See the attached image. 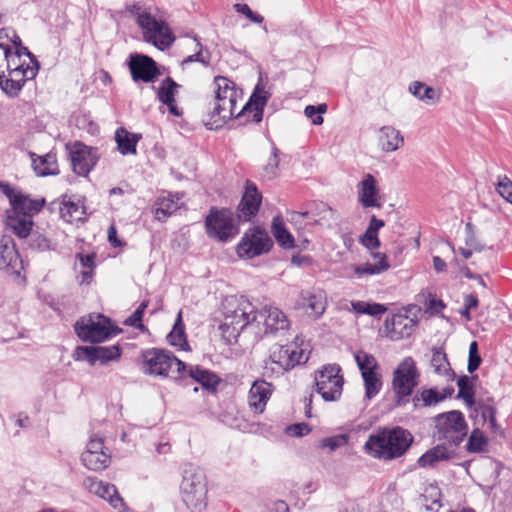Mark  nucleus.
<instances>
[{"label": "nucleus", "mask_w": 512, "mask_h": 512, "mask_svg": "<svg viewBox=\"0 0 512 512\" xmlns=\"http://www.w3.org/2000/svg\"><path fill=\"white\" fill-rule=\"evenodd\" d=\"M270 95L259 84L255 87L249 101L236 113V104L239 97H228L227 99L214 100L209 111L210 121L207 123L209 129H218L228 120L246 117L252 122L259 123L263 118V110Z\"/></svg>", "instance_id": "f257e3e1"}, {"label": "nucleus", "mask_w": 512, "mask_h": 512, "mask_svg": "<svg viewBox=\"0 0 512 512\" xmlns=\"http://www.w3.org/2000/svg\"><path fill=\"white\" fill-rule=\"evenodd\" d=\"M39 63L27 48L12 50L7 63L6 79L2 80L3 92L10 97L19 94L24 84L36 77Z\"/></svg>", "instance_id": "f03ea898"}, {"label": "nucleus", "mask_w": 512, "mask_h": 512, "mask_svg": "<svg viewBox=\"0 0 512 512\" xmlns=\"http://www.w3.org/2000/svg\"><path fill=\"white\" fill-rule=\"evenodd\" d=\"M182 502L190 512H205L208 506V487L204 472L186 464L182 472L180 484Z\"/></svg>", "instance_id": "7ed1b4c3"}, {"label": "nucleus", "mask_w": 512, "mask_h": 512, "mask_svg": "<svg viewBox=\"0 0 512 512\" xmlns=\"http://www.w3.org/2000/svg\"><path fill=\"white\" fill-rule=\"evenodd\" d=\"M411 443V434L401 427H396L370 435L365 447L374 457L387 460L403 455Z\"/></svg>", "instance_id": "20e7f679"}, {"label": "nucleus", "mask_w": 512, "mask_h": 512, "mask_svg": "<svg viewBox=\"0 0 512 512\" xmlns=\"http://www.w3.org/2000/svg\"><path fill=\"white\" fill-rule=\"evenodd\" d=\"M309 359L307 345L303 341H297L287 345L275 344L270 349V354L264 360L263 374L265 376L280 375L284 371L294 368L296 365L304 364Z\"/></svg>", "instance_id": "39448f33"}, {"label": "nucleus", "mask_w": 512, "mask_h": 512, "mask_svg": "<svg viewBox=\"0 0 512 512\" xmlns=\"http://www.w3.org/2000/svg\"><path fill=\"white\" fill-rule=\"evenodd\" d=\"M253 312V304L244 298L227 300L224 319L220 325L223 337L228 342L236 341L240 333L248 328L249 318Z\"/></svg>", "instance_id": "423d86ee"}, {"label": "nucleus", "mask_w": 512, "mask_h": 512, "mask_svg": "<svg viewBox=\"0 0 512 512\" xmlns=\"http://www.w3.org/2000/svg\"><path fill=\"white\" fill-rule=\"evenodd\" d=\"M143 371L153 376L185 378L186 365L169 351L150 349L143 353Z\"/></svg>", "instance_id": "0eeeda50"}, {"label": "nucleus", "mask_w": 512, "mask_h": 512, "mask_svg": "<svg viewBox=\"0 0 512 512\" xmlns=\"http://www.w3.org/2000/svg\"><path fill=\"white\" fill-rule=\"evenodd\" d=\"M434 437L458 446L467 434V424L460 411L452 410L434 418Z\"/></svg>", "instance_id": "6e6552de"}, {"label": "nucleus", "mask_w": 512, "mask_h": 512, "mask_svg": "<svg viewBox=\"0 0 512 512\" xmlns=\"http://www.w3.org/2000/svg\"><path fill=\"white\" fill-rule=\"evenodd\" d=\"M418 378L419 372L415 361L411 357L404 358L393 372L392 390L397 405L408 402L409 396L418 385Z\"/></svg>", "instance_id": "1a4fd4ad"}, {"label": "nucleus", "mask_w": 512, "mask_h": 512, "mask_svg": "<svg viewBox=\"0 0 512 512\" xmlns=\"http://www.w3.org/2000/svg\"><path fill=\"white\" fill-rule=\"evenodd\" d=\"M139 27L144 41L159 50L169 49L176 40L168 24L161 19H156L151 13H143L139 16Z\"/></svg>", "instance_id": "9d476101"}, {"label": "nucleus", "mask_w": 512, "mask_h": 512, "mask_svg": "<svg viewBox=\"0 0 512 512\" xmlns=\"http://www.w3.org/2000/svg\"><path fill=\"white\" fill-rule=\"evenodd\" d=\"M239 221L229 209L211 208L205 220L207 234L221 242L229 241L239 233Z\"/></svg>", "instance_id": "9b49d317"}, {"label": "nucleus", "mask_w": 512, "mask_h": 512, "mask_svg": "<svg viewBox=\"0 0 512 512\" xmlns=\"http://www.w3.org/2000/svg\"><path fill=\"white\" fill-rule=\"evenodd\" d=\"M75 331L79 338L91 343L102 342L115 334L109 319L101 314L82 317L76 322Z\"/></svg>", "instance_id": "f8f14e48"}, {"label": "nucleus", "mask_w": 512, "mask_h": 512, "mask_svg": "<svg viewBox=\"0 0 512 512\" xmlns=\"http://www.w3.org/2000/svg\"><path fill=\"white\" fill-rule=\"evenodd\" d=\"M341 368L336 364L323 366L315 374L316 391L325 401H336L342 394L344 380Z\"/></svg>", "instance_id": "ddd939ff"}, {"label": "nucleus", "mask_w": 512, "mask_h": 512, "mask_svg": "<svg viewBox=\"0 0 512 512\" xmlns=\"http://www.w3.org/2000/svg\"><path fill=\"white\" fill-rule=\"evenodd\" d=\"M272 245L273 242L268 233L259 227H255L245 233L237 246V253L240 257L251 259L269 252Z\"/></svg>", "instance_id": "4468645a"}, {"label": "nucleus", "mask_w": 512, "mask_h": 512, "mask_svg": "<svg viewBox=\"0 0 512 512\" xmlns=\"http://www.w3.org/2000/svg\"><path fill=\"white\" fill-rule=\"evenodd\" d=\"M128 66L132 79L135 82H153L160 75L157 63L147 55L131 54Z\"/></svg>", "instance_id": "2eb2a0df"}, {"label": "nucleus", "mask_w": 512, "mask_h": 512, "mask_svg": "<svg viewBox=\"0 0 512 512\" xmlns=\"http://www.w3.org/2000/svg\"><path fill=\"white\" fill-rule=\"evenodd\" d=\"M73 171L79 176H87L97 162L96 151L80 142L69 147Z\"/></svg>", "instance_id": "dca6fc26"}, {"label": "nucleus", "mask_w": 512, "mask_h": 512, "mask_svg": "<svg viewBox=\"0 0 512 512\" xmlns=\"http://www.w3.org/2000/svg\"><path fill=\"white\" fill-rule=\"evenodd\" d=\"M83 485L89 492L107 500L118 512H126V504L119 495L115 485L97 480L94 477L85 478Z\"/></svg>", "instance_id": "f3484780"}, {"label": "nucleus", "mask_w": 512, "mask_h": 512, "mask_svg": "<svg viewBox=\"0 0 512 512\" xmlns=\"http://www.w3.org/2000/svg\"><path fill=\"white\" fill-rule=\"evenodd\" d=\"M23 263L16 249L14 241L7 236L0 238V271L19 276Z\"/></svg>", "instance_id": "a211bd4d"}, {"label": "nucleus", "mask_w": 512, "mask_h": 512, "mask_svg": "<svg viewBox=\"0 0 512 512\" xmlns=\"http://www.w3.org/2000/svg\"><path fill=\"white\" fill-rule=\"evenodd\" d=\"M76 354V359L87 360L91 365H94L97 361H100L102 364H105L109 361L116 360L120 357V348L117 345L109 347L85 346L78 347Z\"/></svg>", "instance_id": "6ab92c4d"}, {"label": "nucleus", "mask_w": 512, "mask_h": 512, "mask_svg": "<svg viewBox=\"0 0 512 512\" xmlns=\"http://www.w3.org/2000/svg\"><path fill=\"white\" fill-rule=\"evenodd\" d=\"M261 200L262 196L256 185L251 181H247L245 192L238 206V220L248 221L255 216L259 210Z\"/></svg>", "instance_id": "aec40b11"}, {"label": "nucleus", "mask_w": 512, "mask_h": 512, "mask_svg": "<svg viewBox=\"0 0 512 512\" xmlns=\"http://www.w3.org/2000/svg\"><path fill=\"white\" fill-rule=\"evenodd\" d=\"M11 208L6 212H15V214H25L33 217L39 213L44 205V199H31L29 196L19 192H13L8 195Z\"/></svg>", "instance_id": "412c9836"}, {"label": "nucleus", "mask_w": 512, "mask_h": 512, "mask_svg": "<svg viewBox=\"0 0 512 512\" xmlns=\"http://www.w3.org/2000/svg\"><path fill=\"white\" fill-rule=\"evenodd\" d=\"M271 394L272 385L270 383L262 379L254 381L248 394L250 409L256 414H261L265 410Z\"/></svg>", "instance_id": "4be33fe9"}, {"label": "nucleus", "mask_w": 512, "mask_h": 512, "mask_svg": "<svg viewBox=\"0 0 512 512\" xmlns=\"http://www.w3.org/2000/svg\"><path fill=\"white\" fill-rule=\"evenodd\" d=\"M179 84H177L171 77H166L156 90L158 100L168 107L169 112L179 117L182 112L178 109L175 102V95L178 92Z\"/></svg>", "instance_id": "5701e85b"}, {"label": "nucleus", "mask_w": 512, "mask_h": 512, "mask_svg": "<svg viewBox=\"0 0 512 512\" xmlns=\"http://www.w3.org/2000/svg\"><path fill=\"white\" fill-rule=\"evenodd\" d=\"M379 190L377 188V182L373 175L366 174L363 180L359 183L358 196L359 201L363 207H381V203L378 200Z\"/></svg>", "instance_id": "b1692460"}, {"label": "nucleus", "mask_w": 512, "mask_h": 512, "mask_svg": "<svg viewBox=\"0 0 512 512\" xmlns=\"http://www.w3.org/2000/svg\"><path fill=\"white\" fill-rule=\"evenodd\" d=\"M386 327L389 331V337L392 340L405 338L411 335L416 322L403 314H395L390 320L386 321Z\"/></svg>", "instance_id": "393cba45"}, {"label": "nucleus", "mask_w": 512, "mask_h": 512, "mask_svg": "<svg viewBox=\"0 0 512 512\" xmlns=\"http://www.w3.org/2000/svg\"><path fill=\"white\" fill-rule=\"evenodd\" d=\"M299 304L310 310L314 317H320L326 309V295L322 290H306L300 294Z\"/></svg>", "instance_id": "a878e982"}, {"label": "nucleus", "mask_w": 512, "mask_h": 512, "mask_svg": "<svg viewBox=\"0 0 512 512\" xmlns=\"http://www.w3.org/2000/svg\"><path fill=\"white\" fill-rule=\"evenodd\" d=\"M378 142L382 151L394 152L404 144L401 132L393 126H383L378 130Z\"/></svg>", "instance_id": "bb28decb"}, {"label": "nucleus", "mask_w": 512, "mask_h": 512, "mask_svg": "<svg viewBox=\"0 0 512 512\" xmlns=\"http://www.w3.org/2000/svg\"><path fill=\"white\" fill-rule=\"evenodd\" d=\"M6 214L5 223L7 228L18 238L24 239L29 237L34 226L33 217L25 216V214H15V212H6Z\"/></svg>", "instance_id": "cd10ccee"}, {"label": "nucleus", "mask_w": 512, "mask_h": 512, "mask_svg": "<svg viewBox=\"0 0 512 512\" xmlns=\"http://www.w3.org/2000/svg\"><path fill=\"white\" fill-rule=\"evenodd\" d=\"M32 168L37 176H48L58 174L56 156L48 153L39 156L33 152L30 153Z\"/></svg>", "instance_id": "c85d7f7f"}, {"label": "nucleus", "mask_w": 512, "mask_h": 512, "mask_svg": "<svg viewBox=\"0 0 512 512\" xmlns=\"http://www.w3.org/2000/svg\"><path fill=\"white\" fill-rule=\"evenodd\" d=\"M266 308V328L270 335H275L279 331H285L289 328L290 322L287 316L277 307Z\"/></svg>", "instance_id": "c756f323"}, {"label": "nucleus", "mask_w": 512, "mask_h": 512, "mask_svg": "<svg viewBox=\"0 0 512 512\" xmlns=\"http://www.w3.org/2000/svg\"><path fill=\"white\" fill-rule=\"evenodd\" d=\"M373 257L375 259H378V262H366L360 265L353 266V271L358 278H361L365 275H377L384 271H387L390 268V264L388 263L385 254L373 253Z\"/></svg>", "instance_id": "7c9ffc66"}, {"label": "nucleus", "mask_w": 512, "mask_h": 512, "mask_svg": "<svg viewBox=\"0 0 512 512\" xmlns=\"http://www.w3.org/2000/svg\"><path fill=\"white\" fill-rule=\"evenodd\" d=\"M454 452L449 450L445 445H437L428 450L419 459L418 464L421 467H434L440 461L449 460Z\"/></svg>", "instance_id": "2f4dec72"}, {"label": "nucleus", "mask_w": 512, "mask_h": 512, "mask_svg": "<svg viewBox=\"0 0 512 512\" xmlns=\"http://www.w3.org/2000/svg\"><path fill=\"white\" fill-rule=\"evenodd\" d=\"M140 138L141 135L130 133L123 127L118 128L115 133L118 150L123 155L136 154V145Z\"/></svg>", "instance_id": "473e14b6"}, {"label": "nucleus", "mask_w": 512, "mask_h": 512, "mask_svg": "<svg viewBox=\"0 0 512 512\" xmlns=\"http://www.w3.org/2000/svg\"><path fill=\"white\" fill-rule=\"evenodd\" d=\"M187 376L200 383L205 389H215L219 383L217 375L198 366H186L185 377Z\"/></svg>", "instance_id": "72a5a7b5"}, {"label": "nucleus", "mask_w": 512, "mask_h": 512, "mask_svg": "<svg viewBox=\"0 0 512 512\" xmlns=\"http://www.w3.org/2000/svg\"><path fill=\"white\" fill-rule=\"evenodd\" d=\"M409 91L418 100L424 102L427 105H434L440 100L439 90L427 86L426 84L415 81L410 84Z\"/></svg>", "instance_id": "f704fd0d"}, {"label": "nucleus", "mask_w": 512, "mask_h": 512, "mask_svg": "<svg viewBox=\"0 0 512 512\" xmlns=\"http://www.w3.org/2000/svg\"><path fill=\"white\" fill-rule=\"evenodd\" d=\"M110 454L107 451H84L81 456L83 465L93 471H101L105 469L110 463Z\"/></svg>", "instance_id": "c9c22d12"}, {"label": "nucleus", "mask_w": 512, "mask_h": 512, "mask_svg": "<svg viewBox=\"0 0 512 512\" xmlns=\"http://www.w3.org/2000/svg\"><path fill=\"white\" fill-rule=\"evenodd\" d=\"M430 364L436 374L445 376L448 379L454 377V372L450 367L447 355L442 348L434 347L432 349Z\"/></svg>", "instance_id": "e433bc0d"}, {"label": "nucleus", "mask_w": 512, "mask_h": 512, "mask_svg": "<svg viewBox=\"0 0 512 512\" xmlns=\"http://www.w3.org/2000/svg\"><path fill=\"white\" fill-rule=\"evenodd\" d=\"M271 229L273 236L281 247L285 249L294 248V238L286 229L283 219L280 216L273 218Z\"/></svg>", "instance_id": "4c0bfd02"}, {"label": "nucleus", "mask_w": 512, "mask_h": 512, "mask_svg": "<svg viewBox=\"0 0 512 512\" xmlns=\"http://www.w3.org/2000/svg\"><path fill=\"white\" fill-rule=\"evenodd\" d=\"M361 376L364 381L365 396L368 399H372L382 388V374L380 368L372 371H366L365 373H362Z\"/></svg>", "instance_id": "58836bf2"}, {"label": "nucleus", "mask_w": 512, "mask_h": 512, "mask_svg": "<svg viewBox=\"0 0 512 512\" xmlns=\"http://www.w3.org/2000/svg\"><path fill=\"white\" fill-rule=\"evenodd\" d=\"M215 97L214 100L227 99L228 97H240V92L236 89L233 81L224 77L216 76L214 78Z\"/></svg>", "instance_id": "ea45409f"}, {"label": "nucleus", "mask_w": 512, "mask_h": 512, "mask_svg": "<svg viewBox=\"0 0 512 512\" xmlns=\"http://www.w3.org/2000/svg\"><path fill=\"white\" fill-rule=\"evenodd\" d=\"M447 398V394H442L436 388L422 389L419 394L413 398L414 407H418L420 402L422 406L429 407L438 404Z\"/></svg>", "instance_id": "a19ab883"}, {"label": "nucleus", "mask_w": 512, "mask_h": 512, "mask_svg": "<svg viewBox=\"0 0 512 512\" xmlns=\"http://www.w3.org/2000/svg\"><path fill=\"white\" fill-rule=\"evenodd\" d=\"M84 213V207L76 202L65 201L60 206V216L68 223L81 221Z\"/></svg>", "instance_id": "79ce46f5"}, {"label": "nucleus", "mask_w": 512, "mask_h": 512, "mask_svg": "<svg viewBox=\"0 0 512 512\" xmlns=\"http://www.w3.org/2000/svg\"><path fill=\"white\" fill-rule=\"evenodd\" d=\"M316 209L317 218L314 219L316 224L326 228H332L333 225L337 224L339 220V214L337 211L324 203H320Z\"/></svg>", "instance_id": "37998d69"}, {"label": "nucleus", "mask_w": 512, "mask_h": 512, "mask_svg": "<svg viewBox=\"0 0 512 512\" xmlns=\"http://www.w3.org/2000/svg\"><path fill=\"white\" fill-rule=\"evenodd\" d=\"M266 308H262L257 311L254 309V312L251 314L249 318L248 329H250L257 337L262 338L263 336L270 335L268 331H265L266 328Z\"/></svg>", "instance_id": "c03bdc74"}, {"label": "nucleus", "mask_w": 512, "mask_h": 512, "mask_svg": "<svg viewBox=\"0 0 512 512\" xmlns=\"http://www.w3.org/2000/svg\"><path fill=\"white\" fill-rule=\"evenodd\" d=\"M458 386V398L464 400L468 407H472L475 404L474 400V388L470 378L466 375L461 376L457 380Z\"/></svg>", "instance_id": "a18cd8bd"}, {"label": "nucleus", "mask_w": 512, "mask_h": 512, "mask_svg": "<svg viewBox=\"0 0 512 512\" xmlns=\"http://www.w3.org/2000/svg\"><path fill=\"white\" fill-rule=\"evenodd\" d=\"M168 341L171 345L181 348L187 345L181 311L177 315L172 331L168 334Z\"/></svg>", "instance_id": "49530a36"}, {"label": "nucleus", "mask_w": 512, "mask_h": 512, "mask_svg": "<svg viewBox=\"0 0 512 512\" xmlns=\"http://www.w3.org/2000/svg\"><path fill=\"white\" fill-rule=\"evenodd\" d=\"M354 359L357 363V366L362 373H365L366 371H372L375 369H379L380 366L376 360V358L366 351L359 350L354 353Z\"/></svg>", "instance_id": "de8ad7c7"}, {"label": "nucleus", "mask_w": 512, "mask_h": 512, "mask_svg": "<svg viewBox=\"0 0 512 512\" xmlns=\"http://www.w3.org/2000/svg\"><path fill=\"white\" fill-rule=\"evenodd\" d=\"M178 209V204L173 199L163 198L156 203L154 214L157 220L162 221Z\"/></svg>", "instance_id": "09e8293b"}, {"label": "nucleus", "mask_w": 512, "mask_h": 512, "mask_svg": "<svg viewBox=\"0 0 512 512\" xmlns=\"http://www.w3.org/2000/svg\"><path fill=\"white\" fill-rule=\"evenodd\" d=\"M488 445V440L483 432L479 429H474L467 442V450L469 452L480 453L485 451Z\"/></svg>", "instance_id": "8fccbe9b"}, {"label": "nucleus", "mask_w": 512, "mask_h": 512, "mask_svg": "<svg viewBox=\"0 0 512 512\" xmlns=\"http://www.w3.org/2000/svg\"><path fill=\"white\" fill-rule=\"evenodd\" d=\"M351 306L353 311L356 313L372 316L382 314L386 310V308L381 304H369L363 301H352Z\"/></svg>", "instance_id": "3c124183"}, {"label": "nucleus", "mask_w": 512, "mask_h": 512, "mask_svg": "<svg viewBox=\"0 0 512 512\" xmlns=\"http://www.w3.org/2000/svg\"><path fill=\"white\" fill-rule=\"evenodd\" d=\"M327 105L319 104L318 106L308 105L305 107L304 113L307 118L311 119L314 125H321L324 121L322 114L326 113Z\"/></svg>", "instance_id": "603ef678"}, {"label": "nucleus", "mask_w": 512, "mask_h": 512, "mask_svg": "<svg viewBox=\"0 0 512 512\" xmlns=\"http://www.w3.org/2000/svg\"><path fill=\"white\" fill-rule=\"evenodd\" d=\"M147 306L148 301H143L138 306V308L124 321V324L136 327L142 331L145 330V326L142 324V317Z\"/></svg>", "instance_id": "864d4df0"}, {"label": "nucleus", "mask_w": 512, "mask_h": 512, "mask_svg": "<svg viewBox=\"0 0 512 512\" xmlns=\"http://www.w3.org/2000/svg\"><path fill=\"white\" fill-rule=\"evenodd\" d=\"M29 237V245L31 248L40 251H46L51 249V241L47 237L39 234L38 232H31Z\"/></svg>", "instance_id": "5fc2aeb1"}, {"label": "nucleus", "mask_w": 512, "mask_h": 512, "mask_svg": "<svg viewBox=\"0 0 512 512\" xmlns=\"http://www.w3.org/2000/svg\"><path fill=\"white\" fill-rule=\"evenodd\" d=\"M481 361L482 359L478 351V344L476 341H473L469 346V358L467 365L468 372L473 373L476 371L479 368Z\"/></svg>", "instance_id": "6e6d98bb"}, {"label": "nucleus", "mask_w": 512, "mask_h": 512, "mask_svg": "<svg viewBox=\"0 0 512 512\" xmlns=\"http://www.w3.org/2000/svg\"><path fill=\"white\" fill-rule=\"evenodd\" d=\"M498 193L512 204V181L507 176H500L497 183Z\"/></svg>", "instance_id": "4d7b16f0"}, {"label": "nucleus", "mask_w": 512, "mask_h": 512, "mask_svg": "<svg viewBox=\"0 0 512 512\" xmlns=\"http://www.w3.org/2000/svg\"><path fill=\"white\" fill-rule=\"evenodd\" d=\"M348 443V437L345 434L335 435L324 438L321 442L322 447H327L331 451L345 446Z\"/></svg>", "instance_id": "13d9d810"}, {"label": "nucleus", "mask_w": 512, "mask_h": 512, "mask_svg": "<svg viewBox=\"0 0 512 512\" xmlns=\"http://www.w3.org/2000/svg\"><path fill=\"white\" fill-rule=\"evenodd\" d=\"M279 150L273 146L272 148V155L269 158L267 164L264 166V173L265 176L268 178H273L276 175V171L279 166V157H278Z\"/></svg>", "instance_id": "bf43d9fd"}, {"label": "nucleus", "mask_w": 512, "mask_h": 512, "mask_svg": "<svg viewBox=\"0 0 512 512\" xmlns=\"http://www.w3.org/2000/svg\"><path fill=\"white\" fill-rule=\"evenodd\" d=\"M234 9L236 12L243 14L254 23L260 24L264 21V17L258 13L253 12L247 4L236 3L234 5Z\"/></svg>", "instance_id": "052dcab7"}, {"label": "nucleus", "mask_w": 512, "mask_h": 512, "mask_svg": "<svg viewBox=\"0 0 512 512\" xmlns=\"http://www.w3.org/2000/svg\"><path fill=\"white\" fill-rule=\"evenodd\" d=\"M195 40L197 42V47H199V51L196 52L195 54L193 55H189L188 57H186L184 60H183V64H188V63H192V62H199L205 66H208L209 65V62H210V59L209 57H205L202 53V45L201 43L199 42V40L195 37Z\"/></svg>", "instance_id": "680f3d73"}, {"label": "nucleus", "mask_w": 512, "mask_h": 512, "mask_svg": "<svg viewBox=\"0 0 512 512\" xmlns=\"http://www.w3.org/2000/svg\"><path fill=\"white\" fill-rule=\"evenodd\" d=\"M310 432V428L306 423H297L286 428V433L292 437H302Z\"/></svg>", "instance_id": "e2e57ef3"}, {"label": "nucleus", "mask_w": 512, "mask_h": 512, "mask_svg": "<svg viewBox=\"0 0 512 512\" xmlns=\"http://www.w3.org/2000/svg\"><path fill=\"white\" fill-rule=\"evenodd\" d=\"M482 417L485 421H488L490 427L495 429L496 427V411L493 406L488 404L480 405Z\"/></svg>", "instance_id": "0e129e2a"}, {"label": "nucleus", "mask_w": 512, "mask_h": 512, "mask_svg": "<svg viewBox=\"0 0 512 512\" xmlns=\"http://www.w3.org/2000/svg\"><path fill=\"white\" fill-rule=\"evenodd\" d=\"M361 243L368 249H376L380 246L378 234L372 233L367 230L365 234L361 237Z\"/></svg>", "instance_id": "69168bd1"}, {"label": "nucleus", "mask_w": 512, "mask_h": 512, "mask_svg": "<svg viewBox=\"0 0 512 512\" xmlns=\"http://www.w3.org/2000/svg\"><path fill=\"white\" fill-rule=\"evenodd\" d=\"M85 451H93V452L106 451L102 438L91 437L87 444V449Z\"/></svg>", "instance_id": "338daca9"}, {"label": "nucleus", "mask_w": 512, "mask_h": 512, "mask_svg": "<svg viewBox=\"0 0 512 512\" xmlns=\"http://www.w3.org/2000/svg\"><path fill=\"white\" fill-rule=\"evenodd\" d=\"M77 257L80 260V265L83 269H93L94 268V255H81L78 254Z\"/></svg>", "instance_id": "774afa93"}]
</instances>
